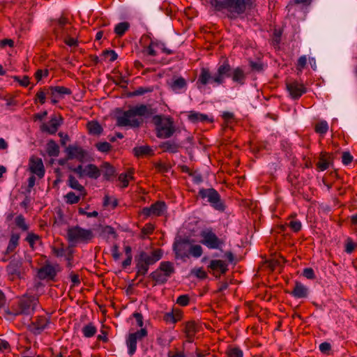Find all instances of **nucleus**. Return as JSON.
Instances as JSON below:
<instances>
[{
	"mask_svg": "<svg viewBox=\"0 0 357 357\" xmlns=\"http://www.w3.org/2000/svg\"><path fill=\"white\" fill-rule=\"evenodd\" d=\"M209 3L215 11L225 13L229 20H235L252 9L255 0H209Z\"/></svg>",
	"mask_w": 357,
	"mask_h": 357,
	"instance_id": "obj_1",
	"label": "nucleus"
},
{
	"mask_svg": "<svg viewBox=\"0 0 357 357\" xmlns=\"http://www.w3.org/2000/svg\"><path fill=\"white\" fill-rule=\"evenodd\" d=\"M153 114V109L149 105L140 104L130 107L116 116V126L137 128L143 124L144 118L149 117Z\"/></svg>",
	"mask_w": 357,
	"mask_h": 357,
	"instance_id": "obj_2",
	"label": "nucleus"
},
{
	"mask_svg": "<svg viewBox=\"0 0 357 357\" xmlns=\"http://www.w3.org/2000/svg\"><path fill=\"white\" fill-rule=\"evenodd\" d=\"M226 78H231L234 83L243 86L245 84L247 74L241 66L232 68L229 61L225 59L218 65V75L215 81L218 82V85H222Z\"/></svg>",
	"mask_w": 357,
	"mask_h": 357,
	"instance_id": "obj_3",
	"label": "nucleus"
},
{
	"mask_svg": "<svg viewBox=\"0 0 357 357\" xmlns=\"http://www.w3.org/2000/svg\"><path fill=\"white\" fill-rule=\"evenodd\" d=\"M38 302V297L35 296L23 295L6 310L5 312L6 314L13 317L28 315L36 310Z\"/></svg>",
	"mask_w": 357,
	"mask_h": 357,
	"instance_id": "obj_4",
	"label": "nucleus"
},
{
	"mask_svg": "<svg viewBox=\"0 0 357 357\" xmlns=\"http://www.w3.org/2000/svg\"><path fill=\"white\" fill-rule=\"evenodd\" d=\"M163 255L162 249L157 248L150 253L145 251H140L135 257L137 275H145L149 268V266L158 261Z\"/></svg>",
	"mask_w": 357,
	"mask_h": 357,
	"instance_id": "obj_5",
	"label": "nucleus"
},
{
	"mask_svg": "<svg viewBox=\"0 0 357 357\" xmlns=\"http://www.w3.org/2000/svg\"><path fill=\"white\" fill-rule=\"evenodd\" d=\"M95 238L92 229H84L78 225L72 226L67 229V240L73 244H88Z\"/></svg>",
	"mask_w": 357,
	"mask_h": 357,
	"instance_id": "obj_6",
	"label": "nucleus"
},
{
	"mask_svg": "<svg viewBox=\"0 0 357 357\" xmlns=\"http://www.w3.org/2000/svg\"><path fill=\"white\" fill-rule=\"evenodd\" d=\"M200 243L209 250H222L225 245V238H220L212 227L202 229L199 233Z\"/></svg>",
	"mask_w": 357,
	"mask_h": 357,
	"instance_id": "obj_7",
	"label": "nucleus"
},
{
	"mask_svg": "<svg viewBox=\"0 0 357 357\" xmlns=\"http://www.w3.org/2000/svg\"><path fill=\"white\" fill-rule=\"evenodd\" d=\"M153 122L155 126L156 136L160 139L171 137L174 132V121L171 117H163L160 115L154 116Z\"/></svg>",
	"mask_w": 357,
	"mask_h": 357,
	"instance_id": "obj_8",
	"label": "nucleus"
},
{
	"mask_svg": "<svg viewBox=\"0 0 357 357\" xmlns=\"http://www.w3.org/2000/svg\"><path fill=\"white\" fill-rule=\"evenodd\" d=\"M175 273L174 264L169 261L160 262L158 268L153 271L149 277L156 284H163L167 282L171 276Z\"/></svg>",
	"mask_w": 357,
	"mask_h": 357,
	"instance_id": "obj_9",
	"label": "nucleus"
},
{
	"mask_svg": "<svg viewBox=\"0 0 357 357\" xmlns=\"http://www.w3.org/2000/svg\"><path fill=\"white\" fill-rule=\"evenodd\" d=\"M198 196L204 200H206L215 210L218 211H224L225 210V204L221 199L220 195L214 188H201L198 192Z\"/></svg>",
	"mask_w": 357,
	"mask_h": 357,
	"instance_id": "obj_10",
	"label": "nucleus"
},
{
	"mask_svg": "<svg viewBox=\"0 0 357 357\" xmlns=\"http://www.w3.org/2000/svg\"><path fill=\"white\" fill-rule=\"evenodd\" d=\"M51 321V316L47 314L37 315L28 325V331L35 335H40L48 328Z\"/></svg>",
	"mask_w": 357,
	"mask_h": 357,
	"instance_id": "obj_11",
	"label": "nucleus"
},
{
	"mask_svg": "<svg viewBox=\"0 0 357 357\" xmlns=\"http://www.w3.org/2000/svg\"><path fill=\"white\" fill-rule=\"evenodd\" d=\"M190 241L188 238L176 239L173 243L175 258L185 261L190 257Z\"/></svg>",
	"mask_w": 357,
	"mask_h": 357,
	"instance_id": "obj_12",
	"label": "nucleus"
},
{
	"mask_svg": "<svg viewBox=\"0 0 357 357\" xmlns=\"http://www.w3.org/2000/svg\"><path fill=\"white\" fill-rule=\"evenodd\" d=\"M148 335L146 328H141L134 333H129L126 339V344L128 348V354L132 356L137 351L138 341L142 340Z\"/></svg>",
	"mask_w": 357,
	"mask_h": 357,
	"instance_id": "obj_13",
	"label": "nucleus"
},
{
	"mask_svg": "<svg viewBox=\"0 0 357 357\" xmlns=\"http://www.w3.org/2000/svg\"><path fill=\"white\" fill-rule=\"evenodd\" d=\"M167 206L165 202L157 201L149 207H144L140 211V214L145 218L150 216L160 217L167 211Z\"/></svg>",
	"mask_w": 357,
	"mask_h": 357,
	"instance_id": "obj_14",
	"label": "nucleus"
},
{
	"mask_svg": "<svg viewBox=\"0 0 357 357\" xmlns=\"http://www.w3.org/2000/svg\"><path fill=\"white\" fill-rule=\"evenodd\" d=\"M286 89L290 97L294 100H298L307 92L305 86L297 80H289L286 82Z\"/></svg>",
	"mask_w": 357,
	"mask_h": 357,
	"instance_id": "obj_15",
	"label": "nucleus"
},
{
	"mask_svg": "<svg viewBox=\"0 0 357 357\" xmlns=\"http://www.w3.org/2000/svg\"><path fill=\"white\" fill-rule=\"evenodd\" d=\"M72 91L70 89L63 86H54L47 87V96L51 98L52 104H56L60 98H62L66 95H70Z\"/></svg>",
	"mask_w": 357,
	"mask_h": 357,
	"instance_id": "obj_16",
	"label": "nucleus"
},
{
	"mask_svg": "<svg viewBox=\"0 0 357 357\" xmlns=\"http://www.w3.org/2000/svg\"><path fill=\"white\" fill-rule=\"evenodd\" d=\"M59 271L60 267L59 264L52 265L50 263H46L43 266L39 268L38 275L40 280H50L54 281Z\"/></svg>",
	"mask_w": 357,
	"mask_h": 357,
	"instance_id": "obj_17",
	"label": "nucleus"
},
{
	"mask_svg": "<svg viewBox=\"0 0 357 357\" xmlns=\"http://www.w3.org/2000/svg\"><path fill=\"white\" fill-rule=\"evenodd\" d=\"M217 75L218 70L216 71V73L212 76L210 70L208 68H202L197 81V87L200 89L202 86H206L208 84L218 85V82L215 81Z\"/></svg>",
	"mask_w": 357,
	"mask_h": 357,
	"instance_id": "obj_18",
	"label": "nucleus"
},
{
	"mask_svg": "<svg viewBox=\"0 0 357 357\" xmlns=\"http://www.w3.org/2000/svg\"><path fill=\"white\" fill-rule=\"evenodd\" d=\"M208 268L213 271L215 278H220L221 275H225L229 270L228 264L220 259L211 260L208 265Z\"/></svg>",
	"mask_w": 357,
	"mask_h": 357,
	"instance_id": "obj_19",
	"label": "nucleus"
},
{
	"mask_svg": "<svg viewBox=\"0 0 357 357\" xmlns=\"http://www.w3.org/2000/svg\"><path fill=\"white\" fill-rule=\"evenodd\" d=\"M182 332L185 335V342L192 343L198 332L197 325L195 321H188L183 324Z\"/></svg>",
	"mask_w": 357,
	"mask_h": 357,
	"instance_id": "obj_20",
	"label": "nucleus"
},
{
	"mask_svg": "<svg viewBox=\"0 0 357 357\" xmlns=\"http://www.w3.org/2000/svg\"><path fill=\"white\" fill-rule=\"evenodd\" d=\"M68 159H76L83 162L86 155V152L81 146L77 145H69L66 149Z\"/></svg>",
	"mask_w": 357,
	"mask_h": 357,
	"instance_id": "obj_21",
	"label": "nucleus"
},
{
	"mask_svg": "<svg viewBox=\"0 0 357 357\" xmlns=\"http://www.w3.org/2000/svg\"><path fill=\"white\" fill-rule=\"evenodd\" d=\"M29 169L40 178L45 175V168L41 158L31 157L29 160Z\"/></svg>",
	"mask_w": 357,
	"mask_h": 357,
	"instance_id": "obj_22",
	"label": "nucleus"
},
{
	"mask_svg": "<svg viewBox=\"0 0 357 357\" xmlns=\"http://www.w3.org/2000/svg\"><path fill=\"white\" fill-rule=\"evenodd\" d=\"M142 40H149V43L147 45L143 46L142 53L144 56H155L158 54L157 50H159L160 41L157 40L150 39L148 36L142 38Z\"/></svg>",
	"mask_w": 357,
	"mask_h": 357,
	"instance_id": "obj_23",
	"label": "nucleus"
},
{
	"mask_svg": "<svg viewBox=\"0 0 357 357\" xmlns=\"http://www.w3.org/2000/svg\"><path fill=\"white\" fill-rule=\"evenodd\" d=\"M333 155L331 153L322 151L319 157V161L316 164L319 171L326 170L333 164Z\"/></svg>",
	"mask_w": 357,
	"mask_h": 357,
	"instance_id": "obj_24",
	"label": "nucleus"
},
{
	"mask_svg": "<svg viewBox=\"0 0 357 357\" xmlns=\"http://www.w3.org/2000/svg\"><path fill=\"white\" fill-rule=\"evenodd\" d=\"M290 294L296 298H305L308 296L309 289L303 284L296 281Z\"/></svg>",
	"mask_w": 357,
	"mask_h": 357,
	"instance_id": "obj_25",
	"label": "nucleus"
},
{
	"mask_svg": "<svg viewBox=\"0 0 357 357\" xmlns=\"http://www.w3.org/2000/svg\"><path fill=\"white\" fill-rule=\"evenodd\" d=\"M187 86L186 80L182 77H174L172 82L169 84L171 89L177 93L185 91Z\"/></svg>",
	"mask_w": 357,
	"mask_h": 357,
	"instance_id": "obj_26",
	"label": "nucleus"
},
{
	"mask_svg": "<svg viewBox=\"0 0 357 357\" xmlns=\"http://www.w3.org/2000/svg\"><path fill=\"white\" fill-rule=\"evenodd\" d=\"M68 185L72 189L79 192V194L82 195V199H84L85 197L87 195V192L85 188L82 185H81L79 183V181L76 179V178L72 174H70L68 176Z\"/></svg>",
	"mask_w": 357,
	"mask_h": 357,
	"instance_id": "obj_27",
	"label": "nucleus"
},
{
	"mask_svg": "<svg viewBox=\"0 0 357 357\" xmlns=\"http://www.w3.org/2000/svg\"><path fill=\"white\" fill-rule=\"evenodd\" d=\"M132 151L137 158L151 157L154 155V151L149 146H136L133 149Z\"/></svg>",
	"mask_w": 357,
	"mask_h": 357,
	"instance_id": "obj_28",
	"label": "nucleus"
},
{
	"mask_svg": "<svg viewBox=\"0 0 357 357\" xmlns=\"http://www.w3.org/2000/svg\"><path fill=\"white\" fill-rule=\"evenodd\" d=\"M20 235L17 233H12L8 241V246L4 252L5 255H10L15 252L19 246Z\"/></svg>",
	"mask_w": 357,
	"mask_h": 357,
	"instance_id": "obj_29",
	"label": "nucleus"
},
{
	"mask_svg": "<svg viewBox=\"0 0 357 357\" xmlns=\"http://www.w3.org/2000/svg\"><path fill=\"white\" fill-rule=\"evenodd\" d=\"M60 124L61 123L57 119L52 118L47 123H44L41 126V130L53 135L56 132Z\"/></svg>",
	"mask_w": 357,
	"mask_h": 357,
	"instance_id": "obj_30",
	"label": "nucleus"
},
{
	"mask_svg": "<svg viewBox=\"0 0 357 357\" xmlns=\"http://www.w3.org/2000/svg\"><path fill=\"white\" fill-rule=\"evenodd\" d=\"M134 169L129 168L126 172L121 173L119 176V181L121 183V188H127L130 180L134 179Z\"/></svg>",
	"mask_w": 357,
	"mask_h": 357,
	"instance_id": "obj_31",
	"label": "nucleus"
},
{
	"mask_svg": "<svg viewBox=\"0 0 357 357\" xmlns=\"http://www.w3.org/2000/svg\"><path fill=\"white\" fill-rule=\"evenodd\" d=\"M159 147L162 149L163 152H169L171 153H176L178 152L180 146L174 141H166L162 142Z\"/></svg>",
	"mask_w": 357,
	"mask_h": 357,
	"instance_id": "obj_32",
	"label": "nucleus"
},
{
	"mask_svg": "<svg viewBox=\"0 0 357 357\" xmlns=\"http://www.w3.org/2000/svg\"><path fill=\"white\" fill-rule=\"evenodd\" d=\"M100 176V169L93 164H89L84 167V176L97 179Z\"/></svg>",
	"mask_w": 357,
	"mask_h": 357,
	"instance_id": "obj_33",
	"label": "nucleus"
},
{
	"mask_svg": "<svg viewBox=\"0 0 357 357\" xmlns=\"http://www.w3.org/2000/svg\"><path fill=\"white\" fill-rule=\"evenodd\" d=\"M20 264L17 261H10L6 266V271L10 278L14 280L15 278L19 277L20 274Z\"/></svg>",
	"mask_w": 357,
	"mask_h": 357,
	"instance_id": "obj_34",
	"label": "nucleus"
},
{
	"mask_svg": "<svg viewBox=\"0 0 357 357\" xmlns=\"http://www.w3.org/2000/svg\"><path fill=\"white\" fill-rule=\"evenodd\" d=\"M296 216L297 215L295 213L289 215L288 218L289 222L287 224V226H288L294 232H298L302 228L301 222L296 218Z\"/></svg>",
	"mask_w": 357,
	"mask_h": 357,
	"instance_id": "obj_35",
	"label": "nucleus"
},
{
	"mask_svg": "<svg viewBox=\"0 0 357 357\" xmlns=\"http://www.w3.org/2000/svg\"><path fill=\"white\" fill-rule=\"evenodd\" d=\"M86 128L89 133L93 135H100L103 131L102 127L96 121H91L88 122Z\"/></svg>",
	"mask_w": 357,
	"mask_h": 357,
	"instance_id": "obj_36",
	"label": "nucleus"
},
{
	"mask_svg": "<svg viewBox=\"0 0 357 357\" xmlns=\"http://www.w3.org/2000/svg\"><path fill=\"white\" fill-rule=\"evenodd\" d=\"M188 119L192 123L205 122L209 121L206 114H202L195 111H190L188 114ZM212 121V120H210Z\"/></svg>",
	"mask_w": 357,
	"mask_h": 357,
	"instance_id": "obj_37",
	"label": "nucleus"
},
{
	"mask_svg": "<svg viewBox=\"0 0 357 357\" xmlns=\"http://www.w3.org/2000/svg\"><path fill=\"white\" fill-rule=\"evenodd\" d=\"M101 172L106 180H110L114 176L115 169L109 162H104L101 165L100 172Z\"/></svg>",
	"mask_w": 357,
	"mask_h": 357,
	"instance_id": "obj_38",
	"label": "nucleus"
},
{
	"mask_svg": "<svg viewBox=\"0 0 357 357\" xmlns=\"http://www.w3.org/2000/svg\"><path fill=\"white\" fill-rule=\"evenodd\" d=\"M47 153L51 157H56L59 154V146L54 140H50L47 144Z\"/></svg>",
	"mask_w": 357,
	"mask_h": 357,
	"instance_id": "obj_39",
	"label": "nucleus"
},
{
	"mask_svg": "<svg viewBox=\"0 0 357 357\" xmlns=\"http://www.w3.org/2000/svg\"><path fill=\"white\" fill-rule=\"evenodd\" d=\"M82 332L84 337L90 338L96 335L97 332V328L93 323H89L83 326Z\"/></svg>",
	"mask_w": 357,
	"mask_h": 357,
	"instance_id": "obj_40",
	"label": "nucleus"
},
{
	"mask_svg": "<svg viewBox=\"0 0 357 357\" xmlns=\"http://www.w3.org/2000/svg\"><path fill=\"white\" fill-rule=\"evenodd\" d=\"M130 28V24L128 22H123L117 24L114 27V33L119 37L123 36Z\"/></svg>",
	"mask_w": 357,
	"mask_h": 357,
	"instance_id": "obj_41",
	"label": "nucleus"
},
{
	"mask_svg": "<svg viewBox=\"0 0 357 357\" xmlns=\"http://www.w3.org/2000/svg\"><path fill=\"white\" fill-rule=\"evenodd\" d=\"M81 198H82V195L79 192L76 195L74 192H69L64 196L65 201L68 204H77Z\"/></svg>",
	"mask_w": 357,
	"mask_h": 357,
	"instance_id": "obj_42",
	"label": "nucleus"
},
{
	"mask_svg": "<svg viewBox=\"0 0 357 357\" xmlns=\"http://www.w3.org/2000/svg\"><path fill=\"white\" fill-rule=\"evenodd\" d=\"M225 354L227 357H243V351L238 347H228Z\"/></svg>",
	"mask_w": 357,
	"mask_h": 357,
	"instance_id": "obj_43",
	"label": "nucleus"
},
{
	"mask_svg": "<svg viewBox=\"0 0 357 357\" xmlns=\"http://www.w3.org/2000/svg\"><path fill=\"white\" fill-rule=\"evenodd\" d=\"M15 225L23 231H26L29 229V225L26 222L23 215H18L15 219Z\"/></svg>",
	"mask_w": 357,
	"mask_h": 357,
	"instance_id": "obj_44",
	"label": "nucleus"
},
{
	"mask_svg": "<svg viewBox=\"0 0 357 357\" xmlns=\"http://www.w3.org/2000/svg\"><path fill=\"white\" fill-rule=\"evenodd\" d=\"M314 131L321 135H325L328 130V124L324 121H320L314 125Z\"/></svg>",
	"mask_w": 357,
	"mask_h": 357,
	"instance_id": "obj_45",
	"label": "nucleus"
},
{
	"mask_svg": "<svg viewBox=\"0 0 357 357\" xmlns=\"http://www.w3.org/2000/svg\"><path fill=\"white\" fill-rule=\"evenodd\" d=\"M25 241L29 243L30 248L33 250L35 248V243L40 241V236L35 233L29 232L25 238Z\"/></svg>",
	"mask_w": 357,
	"mask_h": 357,
	"instance_id": "obj_46",
	"label": "nucleus"
},
{
	"mask_svg": "<svg viewBox=\"0 0 357 357\" xmlns=\"http://www.w3.org/2000/svg\"><path fill=\"white\" fill-rule=\"evenodd\" d=\"M47 96V88L40 89V90L36 94L34 102L36 103L38 101L41 105H43L46 101Z\"/></svg>",
	"mask_w": 357,
	"mask_h": 357,
	"instance_id": "obj_47",
	"label": "nucleus"
},
{
	"mask_svg": "<svg viewBox=\"0 0 357 357\" xmlns=\"http://www.w3.org/2000/svg\"><path fill=\"white\" fill-rule=\"evenodd\" d=\"M203 254V248L200 245H191L190 250V256L195 258L200 257Z\"/></svg>",
	"mask_w": 357,
	"mask_h": 357,
	"instance_id": "obj_48",
	"label": "nucleus"
},
{
	"mask_svg": "<svg viewBox=\"0 0 357 357\" xmlns=\"http://www.w3.org/2000/svg\"><path fill=\"white\" fill-rule=\"evenodd\" d=\"M225 126L229 127L235 122V116L234 113L229 112H224L222 114Z\"/></svg>",
	"mask_w": 357,
	"mask_h": 357,
	"instance_id": "obj_49",
	"label": "nucleus"
},
{
	"mask_svg": "<svg viewBox=\"0 0 357 357\" xmlns=\"http://www.w3.org/2000/svg\"><path fill=\"white\" fill-rule=\"evenodd\" d=\"M155 229V226L154 224L151 222L146 223L141 229L142 238H144L146 236L152 234Z\"/></svg>",
	"mask_w": 357,
	"mask_h": 357,
	"instance_id": "obj_50",
	"label": "nucleus"
},
{
	"mask_svg": "<svg viewBox=\"0 0 357 357\" xmlns=\"http://www.w3.org/2000/svg\"><path fill=\"white\" fill-rule=\"evenodd\" d=\"M96 149L102 153H108L112 149V145L107 142H98L96 144Z\"/></svg>",
	"mask_w": 357,
	"mask_h": 357,
	"instance_id": "obj_51",
	"label": "nucleus"
},
{
	"mask_svg": "<svg viewBox=\"0 0 357 357\" xmlns=\"http://www.w3.org/2000/svg\"><path fill=\"white\" fill-rule=\"evenodd\" d=\"M102 56H104V58L105 59H108V60L110 62L114 61L118 58V54L116 53V52L114 50H104L102 52Z\"/></svg>",
	"mask_w": 357,
	"mask_h": 357,
	"instance_id": "obj_52",
	"label": "nucleus"
},
{
	"mask_svg": "<svg viewBox=\"0 0 357 357\" xmlns=\"http://www.w3.org/2000/svg\"><path fill=\"white\" fill-rule=\"evenodd\" d=\"M73 254H74V250L72 248H70V247H68L66 248L65 255H63V256L65 257L66 260L68 261L67 266L69 268H71L73 266Z\"/></svg>",
	"mask_w": 357,
	"mask_h": 357,
	"instance_id": "obj_53",
	"label": "nucleus"
},
{
	"mask_svg": "<svg viewBox=\"0 0 357 357\" xmlns=\"http://www.w3.org/2000/svg\"><path fill=\"white\" fill-rule=\"evenodd\" d=\"M319 351L323 354L328 355V356L332 354V353H331L332 347H331V344L328 342H324L321 343L319 346Z\"/></svg>",
	"mask_w": 357,
	"mask_h": 357,
	"instance_id": "obj_54",
	"label": "nucleus"
},
{
	"mask_svg": "<svg viewBox=\"0 0 357 357\" xmlns=\"http://www.w3.org/2000/svg\"><path fill=\"white\" fill-rule=\"evenodd\" d=\"M153 91V86H140L132 92L133 96H142L145 93H151Z\"/></svg>",
	"mask_w": 357,
	"mask_h": 357,
	"instance_id": "obj_55",
	"label": "nucleus"
},
{
	"mask_svg": "<svg viewBox=\"0 0 357 357\" xmlns=\"http://www.w3.org/2000/svg\"><path fill=\"white\" fill-rule=\"evenodd\" d=\"M344 251L348 253V254H351L352 253L354 250H355V248H356V244L353 241L352 238H350V237H348L346 240H345V245H344Z\"/></svg>",
	"mask_w": 357,
	"mask_h": 357,
	"instance_id": "obj_56",
	"label": "nucleus"
},
{
	"mask_svg": "<svg viewBox=\"0 0 357 357\" xmlns=\"http://www.w3.org/2000/svg\"><path fill=\"white\" fill-rule=\"evenodd\" d=\"M190 298L188 294H183L179 296L176 299V304L180 306L185 307L189 305Z\"/></svg>",
	"mask_w": 357,
	"mask_h": 357,
	"instance_id": "obj_57",
	"label": "nucleus"
},
{
	"mask_svg": "<svg viewBox=\"0 0 357 357\" xmlns=\"http://www.w3.org/2000/svg\"><path fill=\"white\" fill-rule=\"evenodd\" d=\"M14 81L17 82L20 86L26 87L30 84L29 77L27 75L23 76L22 78H20L19 76H13V77Z\"/></svg>",
	"mask_w": 357,
	"mask_h": 357,
	"instance_id": "obj_58",
	"label": "nucleus"
},
{
	"mask_svg": "<svg viewBox=\"0 0 357 357\" xmlns=\"http://www.w3.org/2000/svg\"><path fill=\"white\" fill-rule=\"evenodd\" d=\"M48 351L51 353V357H65L68 354L67 347H61L59 353L54 354L52 348H49Z\"/></svg>",
	"mask_w": 357,
	"mask_h": 357,
	"instance_id": "obj_59",
	"label": "nucleus"
},
{
	"mask_svg": "<svg viewBox=\"0 0 357 357\" xmlns=\"http://www.w3.org/2000/svg\"><path fill=\"white\" fill-rule=\"evenodd\" d=\"M66 249H65L61 245L60 247L53 246L52 247V252L53 255L57 257H63L65 255Z\"/></svg>",
	"mask_w": 357,
	"mask_h": 357,
	"instance_id": "obj_60",
	"label": "nucleus"
},
{
	"mask_svg": "<svg viewBox=\"0 0 357 357\" xmlns=\"http://www.w3.org/2000/svg\"><path fill=\"white\" fill-rule=\"evenodd\" d=\"M307 64V57L305 55L301 56L298 58L296 64V69L299 71H302Z\"/></svg>",
	"mask_w": 357,
	"mask_h": 357,
	"instance_id": "obj_61",
	"label": "nucleus"
},
{
	"mask_svg": "<svg viewBox=\"0 0 357 357\" xmlns=\"http://www.w3.org/2000/svg\"><path fill=\"white\" fill-rule=\"evenodd\" d=\"M303 275L307 279L314 280L315 279V273L312 268H305L303 269Z\"/></svg>",
	"mask_w": 357,
	"mask_h": 357,
	"instance_id": "obj_62",
	"label": "nucleus"
},
{
	"mask_svg": "<svg viewBox=\"0 0 357 357\" xmlns=\"http://www.w3.org/2000/svg\"><path fill=\"white\" fill-rule=\"evenodd\" d=\"M172 312L173 314L175 323H177L178 321H181L183 317V312L180 309L174 308L172 309Z\"/></svg>",
	"mask_w": 357,
	"mask_h": 357,
	"instance_id": "obj_63",
	"label": "nucleus"
},
{
	"mask_svg": "<svg viewBox=\"0 0 357 357\" xmlns=\"http://www.w3.org/2000/svg\"><path fill=\"white\" fill-rule=\"evenodd\" d=\"M69 278L73 283V287H77L80 284L81 282L79 280V275L73 271L69 275Z\"/></svg>",
	"mask_w": 357,
	"mask_h": 357,
	"instance_id": "obj_64",
	"label": "nucleus"
}]
</instances>
